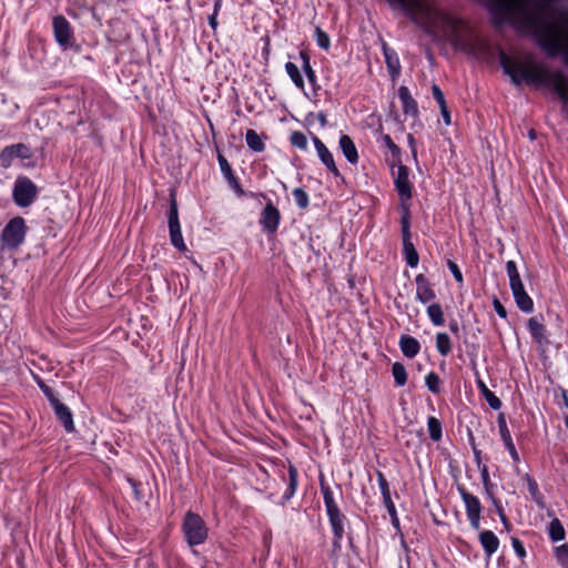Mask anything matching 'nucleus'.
Returning <instances> with one entry per match:
<instances>
[{
    "instance_id": "obj_30",
    "label": "nucleus",
    "mask_w": 568,
    "mask_h": 568,
    "mask_svg": "<svg viewBox=\"0 0 568 568\" xmlns=\"http://www.w3.org/2000/svg\"><path fill=\"white\" fill-rule=\"evenodd\" d=\"M548 535L551 541L557 542L565 539L566 531L558 518H554L548 526Z\"/></svg>"
},
{
    "instance_id": "obj_22",
    "label": "nucleus",
    "mask_w": 568,
    "mask_h": 568,
    "mask_svg": "<svg viewBox=\"0 0 568 568\" xmlns=\"http://www.w3.org/2000/svg\"><path fill=\"white\" fill-rule=\"evenodd\" d=\"M338 145L342 153L351 164H356L358 162V152L349 135L342 134L339 136Z\"/></svg>"
},
{
    "instance_id": "obj_46",
    "label": "nucleus",
    "mask_w": 568,
    "mask_h": 568,
    "mask_svg": "<svg viewBox=\"0 0 568 568\" xmlns=\"http://www.w3.org/2000/svg\"><path fill=\"white\" fill-rule=\"evenodd\" d=\"M377 480H378V486H379V489H381V493L383 496V500L390 499L392 496H390L389 484H388L386 477L384 476V474L379 470H377Z\"/></svg>"
},
{
    "instance_id": "obj_49",
    "label": "nucleus",
    "mask_w": 568,
    "mask_h": 568,
    "mask_svg": "<svg viewBox=\"0 0 568 568\" xmlns=\"http://www.w3.org/2000/svg\"><path fill=\"white\" fill-rule=\"evenodd\" d=\"M511 545H513V548L516 552V555L519 557V558H525L526 557V549L524 547V544L520 539H518L517 537H511Z\"/></svg>"
},
{
    "instance_id": "obj_19",
    "label": "nucleus",
    "mask_w": 568,
    "mask_h": 568,
    "mask_svg": "<svg viewBox=\"0 0 568 568\" xmlns=\"http://www.w3.org/2000/svg\"><path fill=\"white\" fill-rule=\"evenodd\" d=\"M382 49L385 58V63L387 67V70L389 72V75L395 79L400 73V62L397 52L388 47V44L383 41Z\"/></svg>"
},
{
    "instance_id": "obj_48",
    "label": "nucleus",
    "mask_w": 568,
    "mask_h": 568,
    "mask_svg": "<svg viewBox=\"0 0 568 568\" xmlns=\"http://www.w3.org/2000/svg\"><path fill=\"white\" fill-rule=\"evenodd\" d=\"M447 266L449 268V271L452 272L455 281L459 284H463L464 282V278H463V274H462V271L460 268L458 267V265L452 261V260H448L447 261Z\"/></svg>"
},
{
    "instance_id": "obj_14",
    "label": "nucleus",
    "mask_w": 568,
    "mask_h": 568,
    "mask_svg": "<svg viewBox=\"0 0 568 568\" xmlns=\"http://www.w3.org/2000/svg\"><path fill=\"white\" fill-rule=\"evenodd\" d=\"M32 156L31 149L24 143L11 144L2 149L0 153V165L8 169L14 159L28 160Z\"/></svg>"
},
{
    "instance_id": "obj_33",
    "label": "nucleus",
    "mask_w": 568,
    "mask_h": 568,
    "mask_svg": "<svg viewBox=\"0 0 568 568\" xmlns=\"http://www.w3.org/2000/svg\"><path fill=\"white\" fill-rule=\"evenodd\" d=\"M427 428L432 440L439 442L442 439V423L438 418L429 416L427 419Z\"/></svg>"
},
{
    "instance_id": "obj_27",
    "label": "nucleus",
    "mask_w": 568,
    "mask_h": 568,
    "mask_svg": "<svg viewBox=\"0 0 568 568\" xmlns=\"http://www.w3.org/2000/svg\"><path fill=\"white\" fill-rule=\"evenodd\" d=\"M477 386L489 407L494 410L500 409L503 405L501 400L487 387V385L479 379L477 381Z\"/></svg>"
},
{
    "instance_id": "obj_9",
    "label": "nucleus",
    "mask_w": 568,
    "mask_h": 568,
    "mask_svg": "<svg viewBox=\"0 0 568 568\" xmlns=\"http://www.w3.org/2000/svg\"><path fill=\"white\" fill-rule=\"evenodd\" d=\"M168 220H169L170 240H171L172 245L180 252H185L186 245L184 243L182 232H181L178 203H176V200L173 194L171 195V200H170V209H169Z\"/></svg>"
},
{
    "instance_id": "obj_2",
    "label": "nucleus",
    "mask_w": 568,
    "mask_h": 568,
    "mask_svg": "<svg viewBox=\"0 0 568 568\" xmlns=\"http://www.w3.org/2000/svg\"><path fill=\"white\" fill-rule=\"evenodd\" d=\"M499 63L514 85L519 87L526 82L535 87H549L554 89L561 101L568 103V78L562 70L550 71L534 63L525 65L520 60L510 58L504 51L499 52Z\"/></svg>"
},
{
    "instance_id": "obj_5",
    "label": "nucleus",
    "mask_w": 568,
    "mask_h": 568,
    "mask_svg": "<svg viewBox=\"0 0 568 568\" xmlns=\"http://www.w3.org/2000/svg\"><path fill=\"white\" fill-rule=\"evenodd\" d=\"M182 531L186 542L191 546H199L205 542L209 529L205 521L199 514L187 511L183 518Z\"/></svg>"
},
{
    "instance_id": "obj_1",
    "label": "nucleus",
    "mask_w": 568,
    "mask_h": 568,
    "mask_svg": "<svg viewBox=\"0 0 568 568\" xmlns=\"http://www.w3.org/2000/svg\"><path fill=\"white\" fill-rule=\"evenodd\" d=\"M496 24L509 23L517 31L532 36L549 57L561 52L560 30L550 0H486Z\"/></svg>"
},
{
    "instance_id": "obj_28",
    "label": "nucleus",
    "mask_w": 568,
    "mask_h": 568,
    "mask_svg": "<svg viewBox=\"0 0 568 568\" xmlns=\"http://www.w3.org/2000/svg\"><path fill=\"white\" fill-rule=\"evenodd\" d=\"M245 141L247 146L254 152H263L265 149V143L263 142L262 138L253 129H248L246 131Z\"/></svg>"
},
{
    "instance_id": "obj_59",
    "label": "nucleus",
    "mask_w": 568,
    "mask_h": 568,
    "mask_svg": "<svg viewBox=\"0 0 568 568\" xmlns=\"http://www.w3.org/2000/svg\"><path fill=\"white\" fill-rule=\"evenodd\" d=\"M439 109H440V114L443 116L444 123L446 125H449L452 123V119H450V113L447 108V104H445L444 106H439Z\"/></svg>"
},
{
    "instance_id": "obj_31",
    "label": "nucleus",
    "mask_w": 568,
    "mask_h": 568,
    "mask_svg": "<svg viewBox=\"0 0 568 568\" xmlns=\"http://www.w3.org/2000/svg\"><path fill=\"white\" fill-rule=\"evenodd\" d=\"M285 71L296 88L304 90V79L300 72L298 67L293 62L285 63Z\"/></svg>"
},
{
    "instance_id": "obj_53",
    "label": "nucleus",
    "mask_w": 568,
    "mask_h": 568,
    "mask_svg": "<svg viewBox=\"0 0 568 568\" xmlns=\"http://www.w3.org/2000/svg\"><path fill=\"white\" fill-rule=\"evenodd\" d=\"M326 169L335 176V178H341L342 174L338 170V168L336 166L335 164V161H334V156L331 158L329 160L325 161V163H323Z\"/></svg>"
},
{
    "instance_id": "obj_21",
    "label": "nucleus",
    "mask_w": 568,
    "mask_h": 568,
    "mask_svg": "<svg viewBox=\"0 0 568 568\" xmlns=\"http://www.w3.org/2000/svg\"><path fill=\"white\" fill-rule=\"evenodd\" d=\"M479 542L484 549L486 558H490L499 547V539L491 530H481L479 532Z\"/></svg>"
},
{
    "instance_id": "obj_39",
    "label": "nucleus",
    "mask_w": 568,
    "mask_h": 568,
    "mask_svg": "<svg viewBox=\"0 0 568 568\" xmlns=\"http://www.w3.org/2000/svg\"><path fill=\"white\" fill-rule=\"evenodd\" d=\"M440 378L435 372H429L425 377V384L428 390L433 394L440 393Z\"/></svg>"
},
{
    "instance_id": "obj_25",
    "label": "nucleus",
    "mask_w": 568,
    "mask_h": 568,
    "mask_svg": "<svg viewBox=\"0 0 568 568\" xmlns=\"http://www.w3.org/2000/svg\"><path fill=\"white\" fill-rule=\"evenodd\" d=\"M517 307L524 313H531L534 311V302L526 293L525 287L511 290Z\"/></svg>"
},
{
    "instance_id": "obj_50",
    "label": "nucleus",
    "mask_w": 568,
    "mask_h": 568,
    "mask_svg": "<svg viewBox=\"0 0 568 568\" xmlns=\"http://www.w3.org/2000/svg\"><path fill=\"white\" fill-rule=\"evenodd\" d=\"M432 93L433 98L435 99L439 106H444L446 104L445 95L437 84H433Z\"/></svg>"
},
{
    "instance_id": "obj_44",
    "label": "nucleus",
    "mask_w": 568,
    "mask_h": 568,
    "mask_svg": "<svg viewBox=\"0 0 568 568\" xmlns=\"http://www.w3.org/2000/svg\"><path fill=\"white\" fill-rule=\"evenodd\" d=\"M479 471H480V477H481L484 489H485L488 498H493V491H491L493 484L490 483L488 467L486 465H483V467L479 468Z\"/></svg>"
},
{
    "instance_id": "obj_51",
    "label": "nucleus",
    "mask_w": 568,
    "mask_h": 568,
    "mask_svg": "<svg viewBox=\"0 0 568 568\" xmlns=\"http://www.w3.org/2000/svg\"><path fill=\"white\" fill-rule=\"evenodd\" d=\"M469 443L471 445V448H473V453H474V457H475V462L478 466V468L483 467V463H481V450H479L477 447H476V444H475V438L474 436L470 434L469 436Z\"/></svg>"
},
{
    "instance_id": "obj_29",
    "label": "nucleus",
    "mask_w": 568,
    "mask_h": 568,
    "mask_svg": "<svg viewBox=\"0 0 568 568\" xmlns=\"http://www.w3.org/2000/svg\"><path fill=\"white\" fill-rule=\"evenodd\" d=\"M506 272L509 277V286L510 290L523 287V281L520 278V274L518 272L517 265L514 261H508L506 263Z\"/></svg>"
},
{
    "instance_id": "obj_16",
    "label": "nucleus",
    "mask_w": 568,
    "mask_h": 568,
    "mask_svg": "<svg viewBox=\"0 0 568 568\" xmlns=\"http://www.w3.org/2000/svg\"><path fill=\"white\" fill-rule=\"evenodd\" d=\"M416 283V300L423 304L433 301L436 297L435 291L430 282L424 274H418L415 277Z\"/></svg>"
},
{
    "instance_id": "obj_34",
    "label": "nucleus",
    "mask_w": 568,
    "mask_h": 568,
    "mask_svg": "<svg viewBox=\"0 0 568 568\" xmlns=\"http://www.w3.org/2000/svg\"><path fill=\"white\" fill-rule=\"evenodd\" d=\"M436 349L443 356H447L452 352V342L446 333L436 334Z\"/></svg>"
},
{
    "instance_id": "obj_61",
    "label": "nucleus",
    "mask_w": 568,
    "mask_h": 568,
    "mask_svg": "<svg viewBox=\"0 0 568 568\" xmlns=\"http://www.w3.org/2000/svg\"><path fill=\"white\" fill-rule=\"evenodd\" d=\"M316 118L321 124L322 128H325L327 125V118H326V114L324 112H318L316 114Z\"/></svg>"
},
{
    "instance_id": "obj_55",
    "label": "nucleus",
    "mask_w": 568,
    "mask_h": 568,
    "mask_svg": "<svg viewBox=\"0 0 568 568\" xmlns=\"http://www.w3.org/2000/svg\"><path fill=\"white\" fill-rule=\"evenodd\" d=\"M326 169L335 176V178H341L342 174L338 170V168L336 166L335 164V161H334V156L331 158L329 160L325 161V163H323Z\"/></svg>"
},
{
    "instance_id": "obj_38",
    "label": "nucleus",
    "mask_w": 568,
    "mask_h": 568,
    "mask_svg": "<svg viewBox=\"0 0 568 568\" xmlns=\"http://www.w3.org/2000/svg\"><path fill=\"white\" fill-rule=\"evenodd\" d=\"M296 205L301 210H306L310 205V197L306 191L302 187H296L292 192Z\"/></svg>"
},
{
    "instance_id": "obj_56",
    "label": "nucleus",
    "mask_w": 568,
    "mask_h": 568,
    "mask_svg": "<svg viewBox=\"0 0 568 568\" xmlns=\"http://www.w3.org/2000/svg\"><path fill=\"white\" fill-rule=\"evenodd\" d=\"M493 305H494L495 312L497 313V315L499 317H501V318H506L507 317V311H506L505 306L501 304V302L498 298H495L493 301Z\"/></svg>"
},
{
    "instance_id": "obj_63",
    "label": "nucleus",
    "mask_w": 568,
    "mask_h": 568,
    "mask_svg": "<svg viewBox=\"0 0 568 568\" xmlns=\"http://www.w3.org/2000/svg\"><path fill=\"white\" fill-rule=\"evenodd\" d=\"M449 329L455 335H458V333H459V325H458V322L456 320H452L449 322Z\"/></svg>"
},
{
    "instance_id": "obj_12",
    "label": "nucleus",
    "mask_w": 568,
    "mask_h": 568,
    "mask_svg": "<svg viewBox=\"0 0 568 568\" xmlns=\"http://www.w3.org/2000/svg\"><path fill=\"white\" fill-rule=\"evenodd\" d=\"M258 196L266 200V205L260 216V224L266 232L275 233L281 222V213L265 193H260Z\"/></svg>"
},
{
    "instance_id": "obj_64",
    "label": "nucleus",
    "mask_w": 568,
    "mask_h": 568,
    "mask_svg": "<svg viewBox=\"0 0 568 568\" xmlns=\"http://www.w3.org/2000/svg\"><path fill=\"white\" fill-rule=\"evenodd\" d=\"M209 24L211 26V28L213 30H215L217 28V14H211L209 17Z\"/></svg>"
},
{
    "instance_id": "obj_36",
    "label": "nucleus",
    "mask_w": 568,
    "mask_h": 568,
    "mask_svg": "<svg viewBox=\"0 0 568 568\" xmlns=\"http://www.w3.org/2000/svg\"><path fill=\"white\" fill-rule=\"evenodd\" d=\"M525 479L527 481L528 491L531 495L532 499L536 501L537 505L542 507V495L540 494L537 481L529 474L525 475Z\"/></svg>"
},
{
    "instance_id": "obj_6",
    "label": "nucleus",
    "mask_w": 568,
    "mask_h": 568,
    "mask_svg": "<svg viewBox=\"0 0 568 568\" xmlns=\"http://www.w3.org/2000/svg\"><path fill=\"white\" fill-rule=\"evenodd\" d=\"M395 190L399 197L400 216H410V200L413 197V184L409 181V169L398 163L397 174L394 176Z\"/></svg>"
},
{
    "instance_id": "obj_35",
    "label": "nucleus",
    "mask_w": 568,
    "mask_h": 568,
    "mask_svg": "<svg viewBox=\"0 0 568 568\" xmlns=\"http://www.w3.org/2000/svg\"><path fill=\"white\" fill-rule=\"evenodd\" d=\"M392 374H393L396 386L402 387L406 384L407 372H406L405 366L402 363L396 362L393 364Z\"/></svg>"
},
{
    "instance_id": "obj_54",
    "label": "nucleus",
    "mask_w": 568,
    "mask_h": 568,
    "mask_svg": "<svg viewBox=\"0 0 568 568\" xmlns=\"http://www.w3.org/2000/svg\"><path fill=\"white\" fill-rule=\"evenodd\" d=\"M326 169L335 176V178H341L342 174L338 170V168L336 166L335 164V161H334V156L331 158L329 160L325 161V163H323Z\"/></svg>"
},
{
    "instance_id": "obj_41",
    "label": "nucleus",
    "mask_w": 568,
    "mask_h": 568,
    "mask_svg": "<svg viewBox=\"0 0 568 568\" xmlns=\"http://www.w3.org/2000/svg\"><path fill=\"white\" fill-rule=\"evenodd\" d=\"M500 437L504 442V445L506 447V449L509 452V455L510 457L513 458L514 462H519V455L516 450V447H515V444L511 439V436H510V433L509 432H504V434H500Z\"/></svg>"
},
{
    "instance_id": "obj_45",
    "label": "nucleus",
    "mask_w": 568,
    "mask_h": 568,
    "mask_svg": "<svg viewBox=\"0 0 568 568\" xmlns=\"http://www.w3.org/2000/svg\"><path fill=\"white\" fill-rule=\"evenodd\" d=\"M315 39H316V43L320 48L324 49V50H328L329 47H331V40H329V37L328 34L323 31L320 27H317L315 29Z\"/></svg>"
},
{
    "instance_id": "obj_23",
    "label": "nucleus",
    "mask_w": 568,
    "mask_h": 568,
    "mask_svg": "<svg viewBox=\"0 0 568 568\" xmlns=\"http://www.w3.org/2000/svg\"><path fill=\"white\" fill-rule=\"evenodd\" d=\"M398 345L403 355L407 358H414L420 351L419 342L410 335H402Z\"/></svg>"
},
{
    "instance_id": "obj_10",
    "label": "nucleus",
    "mask_w": 568,
    "mask_h": 568,
    "mask_svg": "<svg viewBox=\"0 0 568 568\" xmlns=\"http://www.w3.org/2000/svg\"><path fill=\"white\" fill-rule=\"evenodd\" d=\"M457 490L465 504L466 515L474 530L480 529L481 504L477 496L467 491L464 486H457Z\"/></svg>"
},
{
    "instance_id": "obj_37",
    "label": "nucleus",
    "mask_w": 568,
    "mask_h": 568,
    "mask_svg": "<svg viewBox=\"0 0 568 568\" xmlns=\"http://www.w3.org/2000/svg\"><path fill=\"white\" fill-rule=\"evenodd\" d=\"M312 140H313L317 155L322 163H325V161L333 158V154L331 153V151L327 149V146L323 143V141L320 138H317L316 135L313 134Z\"/></svg>"
},
{
    "instance_id": "obj_40",
    "label": "nucleus",
    "mask_w": 568,
    "mask_h": 568,
    "mask_svg": "<svg viewBox=\"0 0 568 568\" xmlns=\"http://www.w3.org/2000/svg\"><path fill=\"white\" fill-rule=\"evenodd\" d=\"M555 557L561 568H568V544L556 547Z\"/></svg>"
},
{
    "instance_id": "obj_20",
    "label": "nucleus",
    "mask_w": 568,
    "mask_h": 568,
    "mask_svg": "<svg viewBox=\"0 0 568 568\" xmlns=\"http://www.w3.org/2000/svg\"><path fill=\"white\" fill-rule=\"evenodd\" d=\"M398 98L402 102L403 112L406 115L417 116L418 105L416 100L412 97L409 89L405 85L398 88Z\"/></svg>"
},
{
    "instance_id": "obj_17",
    "label": "nucleus",
    "mask_w": 568,
    "mask_h": 568,
    "mask_svg": "<svg viewBox=\"0 0 568 568\" xmlns=\"http://www.w3.org/2000/svg\"><path fill=\"white\" fill-rule=\"evenodd\" d=\"M527 328L532 339L539 346H546L549 344L546 326L538 320L537 316H532L527 321Z\"/></svg>"
},
{
    "instance_id": "obj_26",
    "label": "nucleus",
    "mask_w": 568,
    "mask_h": 568,
    "mask_svg": "<svg viewBox=\"0 0 568 568\" xmlns=\"http://www.w3.org/2000/svg\"><path fill=\"white\" fill-rule=\"evenodd\" d=\"M300 57L302 60V69L307 78L308 83L312 85L313 90L316 91L320 87L317 84V77L314 69L311 65V57L310 54L302 50L300 52Z\"/></svg>"
},
{
    "instance_id": "obj_8",
    "label": "nucleus",
    "mask_w": 568,
    "mask_h": 568,
    "mask_svg": "<svg viewBox=\"0 0 568 568\" xmlns=\"http://www.w3.org/2000/svg\"><path fill=\"white\" fill-rule=\"evenodd\" d=\"M26 220L22 216L12 217L3 227L0 241L3 248L16 251L26 239Z\"/></svg>"
},
{
    "instance_id": "obj_58",
    "label": "nucleus",
    "mask_w": 568,
    "mask_h": 568,
    "mask_svg": "<svg viewBox=\"0 0 568 568\" xmlns=\"http://www.w3.org/2000/svg\"><path fill=\"white\" fill-rule=\"evenodd\" d=\"M497 424L499 428V434H504V432H509L504 414L498 415Z\"/></svg>"
},
{
    "instance_id": "obj_3",
    "label": "nucleus",
    "mask_w": 568,
    "mask_h": 568,
    "mask_svg": "<svg viewBox=\"0 0 568 568\" xmlns=\"http://www.w3.org/2000/svg\"><path fill=\"white\" fill-rule=\"evenodd\" d=\"M407 2H409L410 11L400 10L427 36L436 40L438 29L442 28L452 42L459 43L462 41V19L444 13L424 0H408Z\"/></svg>"
},
{
    "instance_id": "obj_32",
    "label": "nucleus",
    "mask_w": 568,
    "mask_h": 568,
    "mask_svg": "<svg viewBox=\"0 0 568 568\" xmlns=\"http://www.w3.org/2000/svg\"><path fill=\"white\" fill-rule=\"evenodd\" d=\"M427 314H428L429 320L433 323V325H435V326L444 325L445 318H444V312H443L440 304H438V303L430 304L427 307Z\"/></svg>"
},
{
    "instance_id": "obj_43",
    "label": "nucleus",
    "mask_w": 568,
    "mask_h": 568,
    "mask_svg": "<svg viewBox=\"0 0 568 568\" xmlns=\"http://www.w3.org/2000/svg\"><path fill=\"white\" fill-rule=\"evenodd\" d=\"M382 140L385 143V146L390 151L392 155L397 160L398 163H400V148L393 141V139L388 134H384Z\"/></svg>"
},
{
    "instance_id": "obj_4",
    "label": "nucleus",
    "mask_w": 568,
    "mask_h": 568,
    "mask_svg": "<svg viewBox=\"0 0 568 568\" xmlns=\"http://www.w3.org/2000/svg\"><path fill=\"white\" fill-rule=\"evenodd\" d=\"M321 491L323 494L324 505L333 531V546L341 548V542L345 535V526L347 524L346 516L341 511L329 486L321 479Z\"/></svg>"
},
{
    "instance_id": "obj_47",
    "label": "nucleus",
    "mask_w": 568,
    "mask_h": 568,
    "mask_svg": "<svg viewBox=\"0 0 568 568\" xmlns=\"http://www.w3.org/2000/svg\"><path fill=\"white\" fill-rule=\"evenodd\" d=\"M383 503H384V505H385V507L387 509L388 515L390 516L393 526L398 528L399 527V519L397 517L396 508H395V505H394L392 498L388 499V500L387 499L383 500Z\"/></svg>"
},
{
    "instance_id": "obj_62",
    "label": "nucleus",
    "mask_w": 568,
    "mask_h": 568,
    "mask_svg": "<svg viewBox=\"0 0 568 568\" xmlns=\"http://www.w3.org/2000/svg\"><path fill=\"white\" fill-rule=\"evenodd\" d=\"M407 139H408V143H409V145L412 148V154L416 159L417 158V150L415 148V140H414L413 134H408Z\"/></svg>"
},
{
    "instance_id": "obj_57",
    "label": "nucleus",
    "mask_w": 568,
    "mask_h": 568,
    "mask_svg": "<svg viewBox=\"0 0 568 568\" xmlns=\"http://www.w3.org/2000/svg\"><path fill=\"white\" fill-rule=\"evenodd\" d=\"M408 0H387V2L389 3V6L393 8V9H406V10H409L410 11V7H408L409 2H407Z\"/></svg>"
},
{
    "instance_id": "obj_52",
    "label": "nucleus",
    "mask_w": 568,
    "mask_h": 568,
    "mask_svg": "<svg viewBox=\"0 0 568 568\" xmlns=\"http://www.w3.org/2000/svg\"><path fill=\"white\" fill-rule=\"evenodd\" d=\"M41 392L43 393V395H44V396L47 397V399L49 400L50 406H51V405H53L54 403H57L58 400H60V399L55 396V394H54L53 389H52L50 386H48V385H45L44 387H42Z\"/></svg>"
},
{
    "instance_id": "obj_24",
    "label": "nucleus",
    "mask_w": 568,
    "mask_h": 568,
    "mask_svg": "<svg viewBox=\"0 0 568 568\" xmlns=\"http://www.w3.org/2000/svg\"><path fill=\"white\" fill-rule=\"evenodd\" d=\"M288 477L286 479V489L282 496L281 505H285L295 494L298 484V473L294 465L288 466Z\"/></svg>"
},
{
    "instance_id": "obj_11",
    "label": "nucleus",
    "mask_w": 568,
    "mask_h": 568,
    "mask_svg": "<svg viewBox=\"0 0 568 568\" xmlns=\"http://www.w3.org/2000/svg\"><path fill=\"white\" fill-rule=\"evenodd\" d=\"M403 253L406 264L409 267H416L419 262V255L412 242L410 216H400Z\"/></svg>"
},
{
    "instance_id": "obj_13",
    "label": "nucleus",
    "mask_w": 568,
    "mask_h": 568,
    "mask_svg": "<svg viewBox=\"0 0 568 568\" xmlns=\"http://www.w3.org/2000/svg\"><path fill=\"white\" fill-rule=\"evenodd\" d=\"M55 41L63 49L72 45L73 32L70 22L63 16H55L52 21Z\"/></svg>"
},
{
    "instance_id": "obj_42",
    "label": "nucleus",
    "mask_w": 568,
    "mask_h": 568,
    "mask_svg": "<svg viewBox=\"0 0 568 568\" xmlns=\"http://www.w3.org/2000/svg\"><path fill=\"white\" fill-rule=\"evenodd\" d=\"M290 142L300 150L305 151L307 149V138L303 132L294 131L290 136Z\"/></svg>"
},
{
    "instance_id": "obj_15",
    "label": "nucleus",
    "mask_w": 568,
    "mask_h": 568,
    "mask_svg": "<svg viewBox=\"0 0 568 568\" xmlns=\"http://www.w3.org/2000/svg\"><path fill=\"white\" fill-rule=\"evenodd\" d=\"M217 162L229 186L235 192L237 196H244L246 193L243 190L239 179L234 174L231 164L229 163L226 158L220 152L217 153Z\"/></svg>"
},
{
    "instance_id": "obj_7",
    "label": "nucleus",
    "mask_w": 568,
    "mask_h": 568,
    "mask_svg": "<svg viewBox=\"0 0 568 568\" xmlns=\"http://www.w3.org/2000/svg\"><path fill=\"white\" fill-rule=\"evenodd\" d=\"M39 196V189L27 175H18L12 186V200L19 207L31 206Z\"/></svg>"
},
{
    "instance_id": "obj_60",
    "label": "nucleus",
    "mask_w": 568,
    "mask_h": 568,
    "mask_svg": "<svg viewBox=\"0 0 568 568\" xmlns=\"http://www.w3.org/2000/svg\"><path fill=\"white\" fill-rule=\"evenodd\" d=\"M494 506H495V509H496V513L498 514V516H501L505 514V510L500 504V501L493 495V498H490Z\"/></svg>"
},
{
    "instance_id": "obj_18",
    "label": "nucleus",
    "mask_w": 568,
    "mask_h": 568,
    "mask_svg": "<svg viewBox=\"0 0 568 568\" xmlns=\"http://www.w3.org/2000/svg\"><path fill=\"white\" fill-rule=\"evenodd\" d=\"M51 407L54 410L57 419L62 424L65 432H74L73 415L70 408L60 400L51 405Z\"/></svg>"
}]
</instances>
